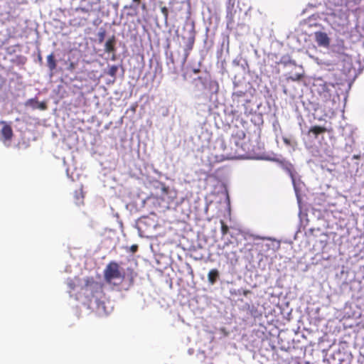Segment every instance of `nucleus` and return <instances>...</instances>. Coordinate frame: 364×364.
Wrapping results in <instances>:
<instances>
[{"label": "nucleus", "instance_id": "1", "mask_svg": "<svg viewBox=\"0 0 364 364\" xmlns=\"http://www.w3.org/2000/svg\"><path fill=\"white\" fill-rule=\"evenodd\" d=\"M104 278L107 283H112L116 279L122 282L124 279V274L120 271L119 264L112 261L108 263L104 270Z\"/></svg>", "mask_w": 364, "mask_h": 364}, {"label": "nucleus", "instance_id": "2", "mask_svg": "<svg viewBox=\"0 0 364 364\" xmlns=\"http://www.w3.org/2000/svg\"><path fill=\"white\" fill-rule=\"evenodd\" d=\"M85 3L84 5L81 4L79 7L75 9V12H82L86 14L85 17H89L91 12L94 11L93 5L95 3L90 0H83Z\"/></svg>", "mask_w": 364, "mask_h": 364}, {"label": "nucleus", "instance_id": "3", "mask_svg": "<svg viewBox=\"0 0 364 364\" xmlns=\"http://www.w3.org/2000/svg\"><path fill=\"white\" fill-rule=\"evenodd\" d=\"M330 86L333 87V85H329L327 84L326 82H324L319 85L318 92L320 97H321L322 100L324 102H326L331 99V90L329 88Z\"/></svg>", "mask_w": 364, "mask_h": 364}, {"label": "nucleus", "instance_id": "4", "mask_svg": "<svg viewBox=\"0 0 364 364\" xmlns=\"http://www.w3.org/2000/svg\"><path fill=\"white\" fill-rule=\"evenodd\" d=\"M194 43H195V33H194V32H191L186 42V46H185V48H184V62L186 61L188 55H190V52L192 50Z\"/></svg>", "mask_w": 364, "mask_h": 364}, {"label": "nucleus", "instance_id": "5", "mask_svg": "<svg viewBox=\"0 0 364 364\" xmlns=\"http://www.w3.org/2000/svg\"><path fill=\"white\" fill-rule=\"evenodd\" d=\"M316 41L318 46L327 47L329 46V38L327 34L323 32H316L315 33Z\"/></svg>", "mask_w": 364, "mask_h": 364}, {"label": "nucleus", "instance_id": "6", "mask_svg": "<svg viewBox=\"0 0 364 364\" xmlns=\"http://www.w3.org/2000/svg\"><path fill=\"white\" fill-rule=\"evenodd\" d=\"M326 132H328V130L326 127L318 126V125H315V126L311 127L309 129L308 134H312L314 135V138L316 139L319 134L326 133Z\"/></svg>", "mask_w": 364, "mask_h": 364}, {"label": "nucleus", "instance_id": "7", "mask_svg": "<svg viewBox=\"0 0 364 364\" xmlns=\"http://www.w3.org/2000/svg\"><path fill=\"white\" fill-rule=\"evenodd\" d=\"M87 21V17L74 16L70 20V24L73 26L80 27L84 26Z\"/></svg>", "mask_w": 364, "mask_h": 364}, {"label": "nucleus", "instance_id": "8", "mask_svg": "<svg viewBox=\"0 0 364 364\" xmlns=\"http://www.w3.org/2000/svg\"><path fill=\"white\" fill-rule=\"evenodd\" d=\"M47 65L48 67L49 70L53 73L57 67V61L55 58L54 54L52 53L47 56Z\"/></svg>", "mask_w": 364, "mask_h": 364}, {"label": "nucleus", "instance_id": "9", "mask_svg": "<svg viewBox=\"0 0 364 364\" xmlns=\"http://www.w3.org/2000/svg\"><path fill=\"white\" fill-rule=\"evenodd\" d=\"M219 277V272L216 269H213L208 274V279L210 284H214Z\"/></svg>", "mask_w": 364, "mask_h": 364}, {"label": "nucleus", "instance_id": "10", "mask_svg": "<svg viewBox=\"0 0 364 364\" xmlns=\"http://www.w3.org/2000/svg\"><path fill=\"white\" fill-rule=\"evenodd\" d=\"M1 134L6 140H10L13 136V131L9 125H4L1 129Z\"/></svg>", "mask_w": 364, "mask_h": 364}, {"label": "nucleus", "instance_id": "11", "mask_svg": "<svg viewBox=\"0 0 364 364\" xmlns=\"http://www.w3.org/2000/svg\"><path fill=\"white\" fill-rule=\"evenodd\" d=\"M97 286L98 284L95 282L92 278H88L85 280V284L82 287V289L87 292L88 291H91L92 289L97 287Z\"/></svg>", "mask_w": 364, "mask_h": 364}, {"label": "nucleus", "instance_id": "12", "mask_svg": "<svg viewBox=\"0 0 364 364\" xmlns=\"http://www.w3.org/2000/svg\"><path fill=\"white\" fill-rule=\"evenodd\" d=\"M114 43H115V38L112 36L109 38L105 45V50L107 53H112L114 51Z\"/></svg>", "mask_w": 364, "mask_h": 364}, {"label": "nucleus", "instance_id": "13", "mask_svg": "<svg viewBox=\"0 0 364 364\" xmlns=\"http://www.w3.org/2000/svg\"><path fill=\"white\" fill-rule=\"evenodd\" d=\"M74 197H75V203L77 204H80L81 203H82V199L84 198V196H83L82 189H80L78 191H75V194H74Z\"/></svg>", "mask_w": 364, "mask_h": 364}, {"label": "nucleus", "instance_id": "14", "mask_svg": "<svg viewBox=\"0 0 364 364\" xmlns=\"http://www.w3.org/2000/svg\"><path fill=\"white\" fill-rule=\"evenodd\" d=\"M117 70H118V67L117 65H112L111 67H109V68L107 71V74L109 76L114 77L117 74Z\"/></svg>", "mask_w": 364, "mask_h": 364}, {"label": "nucleus", "instance_id": "15", "mask_svg": "<svg viewBox=\"0 0 364 364\" xmlns=\"http://www.w3.org/2000/svg\"><path fill=\"white\" fill-rule=\"evenodd\" d=\"M220 225H221L222 235L225 236V235L228 234V232L229 231V228L223 220H220Z\"/></svg>", "mask_w": 364, "mask_h": 364}, {"label": "nucleus", "instance_id": "16", "mask_svg": "<svg viewBox=\"0 0 364 364\" xmlns=\"http://www.w3.org/2000/svg\"><path fill=\"white\" fill-rule=\"evenodd\" d=\"M106 36V31L105 29L101 28L100 31L97 33V37L100 43H102L105 40Z\"/></svg>", "mask_w": 364, "mask_h": 364}, {"label": "nucleus", "instance_id": "17", "mask_svg": "<svg viewBox=\"0 0 364 364\" xmlns=\"http://www.w3.org/2000/svg\"><path fill=\"white\" fill-rule=\"evenodd\" d=\"M303 77V75L301 74H295L294 75H291L288 77L289 80L292 81H299Z\"/></svg>", "mask_w": 364, "mask_h": 364}, {"label": "nucleus", "instance_id": "18", "mask_svg": "<svg viewBox=\"0 0 364 364\" xmlns=\"http://www.w3.org/2000/svg\"><path fill=\"white\" fill-rule=\"evenodd\" d=\"M161 11L163 14V15L164 16L165 18L167 19L168 16V9L166 6H163L161 8Z\"/></svg>", "mask_w": 364, "mask_h": 364}, {"label": "nucleus", "instance_id": "19", "mask_svg": "<svg viewBox=\"0 0 364 364\" xmlns=\"http://www.w3.org/2000/svg\"><path fill=\"white\" fill-rule=\"evenodd\" d=\"M137 250H138V245H132L130 247V251H131L132 253L136 252Z\"/></svg>", "mask_w": 364, "mask_h": 364}, {"label": "nucleus", "instance_id": "20", "mask_svg": "<svg viewBox=\"0 0 364 364\" xmlns=\"http://www.w3.org/2000/svg\"><path fill=\"white\" fill-rule=\"evenodd\" d=\"M75 68V65L74 63H70V65H69V67H68V69L70 70H74Z\"/></svg>", "mask_w": 364, "mask_h": 364}, {"label": "nucleus", "instance_id": "21", "mask_svg": "<svg viewBox=\"0 0 364 364\" xmlns=\"http://www.w3.org/2000/svg\"><path fill=\"white\" fill-rule=\"evenodd\" d=\"M136 5H139L141 4V0H132Z\"/></svg>", "mask_w": 364, "mask_h": 364}, {"label": "nucleus", "instance_id": "22", "mask_svg": "<svg viewBox=\"0 0 364 364\" xmlns=\"http://www.w3.org/2000/svg\"><path fill=\"white\" fill-rule=\"evenodd\" d=\"M284 142L286 144H290V141L289 139H284Z\"/></svg>", "mask_w": 364, "mask_h": 364}, {"label": "nucleus", "instance_id": "23", "mask_svg": "<svg viewBox=\"0 0 364 364\" xmlns=\"http://www.w3.org/2000/svg\"><path fill=\"white\" fill-rule=\"evenodd\" d=\"M170 60H171V62L173 64H174V63H175V62H174V59H173V56H172V55H171V58H170Z\"/></svg>", "mask_w": 364, "mask_h": 364}, {"label": "nucleus", "instance_id": "24", "mask_svg": "<svg viewBox=\"0 0 364 364\" xmlns=\"http://www.w3.org/2000/svg\"><path fill=\"white\" fill-rule=\"evenodd\" d=\"M248 293H250V291H244V295H247Z\"/></svg>", "mask_w": 364, "mask_h": 364}, {"label": "nucleus", "instance_id": "25", "mask_svg": "<svg viewBox=\"0 0 364 364\" xmlns=\"http://www.w3.org/2000/svg\"><path fill=\"white\" fill-rule=\"evenodd\" d=\"M193 71H194L195 73H198L199 72V70L198 69H197V70L195 69Z\"/></svg>", "mask_w": 364, "mask_h": 364}, {"label": "nucleus", "instance_id": "26", "mask_svg": "<svg viewBox=\"0 0 364 364\" xmlns=\"http://www.w3.org/2000/svg\"><path fill=\"white\" fill-rule=\"evenodd\" d=\"M142 9H146V5L144 4L142 5Z\"/></svg>", "mask_w": 364, "mask_h": 364}, {"label": "nucleus", "instance_id": "27", "mask_svg": "<svg viewBox=\"0 0 364 364\" xmlns=\"http://www.w3.org/2000/svg\"><path fill=\"white\" fill-rule=\"evenodd\" d=\"M358 157H359L358 156H353L354 159H358Z\"/></svg>", "mask_w": 364, "mask_h": 364}, {"label": "nucleus", "instance_id": "28", "mask_svg": "<svg viewBox=\"0 0 364 364\" xmlns=\"http://www.w3.org/2000/svg\"><path fill=\"white\" fill-rule=\"evenodd\" d=\"M166 189H167V188H165V187H164V188H163V190H164V191H166Z\"/></svg>", "mask_w": 364, "mask_h": 364}]
</instances>
